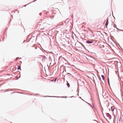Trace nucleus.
I'll return each mask as SVG.
<instances>
[{"label":"nucleus","instance_id":"1","mask_svg":"<svg viewBox=\"0 0 123 123\" xmlns=\"http://www.w3.org/2000/svg\"><path fill=\"white\" fill-rule=\"evenodd\" d=\"M39 58H40L41 59V60L42 61L44 62L45 61V60L46 59V57L45 56H41Z\"/></svg>","mask_w":123,"mask_h":123},{"label":"nucleus","instance_id":"2","mask_svg":"<svg viewBox=\"0 0 123 123\" xmlns=\"http://www.w3.org/2000/svg\"><path fill=\"white\" fill-rule=\"evenodd\" d=\"M106 116L109 119H111V116L109 113H106Z\"/></svg>","mask_w":123,"mask_h":123},{"label":"nucleus","instance_id":"3","mask_svg":"<svg viewBox=\"0 0 123 123\" xmlns=\"http://www.w3.org/2000/svg\"><path fill=\"white\" fill-rule=\"evenodd\" d=\"M118 121L119 123H123V119H121V118H119Z\"/></svg>","mask_w":123,"mask_h":123},{"label":"nucleus","instance_id":"4","mask_svg":"<svg viewBox=\"0 0 123 123\" xmlns=\"http://www.w3.org/2000/svg\"><path fill=\"white\" fill-rule=\"evenodd\" d=\"M108 19H107V20L105 23V26L107 28L108 25Z\"/></svg>","mask_w":123,"mask_h":123},{"label":"nucleus","instance_id":"5","mask_svg":"<svg viewBox=\"0 0 123 123\" xmlns=\"http://www.w3.org/2000/svg\"><path fill=\"white\" fill-rule=\"evenodd\" d=\"M87 43H92L93 42L92 41H86Z\"/></svg>","mask_w":123,"mask_h":123},{"label":"nucleus","instance_id":"6","mask_svg":"<svg viewBox=\"0 0 123 123\" xmlns=\"http://www.w3.org/2000/svg\"><path fill=\"white\" fill-rule=\"evenodd\" d=\"M114 109V106H111V110L112 111H113Z\"/></svg>","mask_w":123,"mask_h":123},{"label":"nucleus","instance_id":"7","mask_svg":"<svg viewBox=\"0 0 123 123\" xmlns=\"http://www.w3.org/2000/svg\"><path fill=\"white\" fill-rule=\"evenodd\" d=\"M56 79H57V78H55V79H54V80H51V81H54V82H55L56 81Z\"/></svg>","mask_w":123,"mask_h":123},{"label":"nucleus","instance_id":"8","mask_svg":"<svg viewBox=\"0 0 123 123\" xmlns=\"http://www.w3.org/2000/svg\"><path fill=\"white\" fill-rule=\"evenodd\" d=\"M20 66H18V69H20Z\"/></svg>","mask_w":123,"mask_h":123},{"label":"nucleus","instance_id":"9","mask_svg":"<svg viewBox=\"0 0 123 123\" xmlns=\"http://www.w3.org/2000/svg\"><path fill=\"white\" fill-rule=\"evenodd\" d=\"M108 84H109V85H110L109 81V78H108Z\"/></svg>","mask_w":123,"mask_h":123},{"label":"nucleus","instance_id":"10","mask_svg":"<svg viewBox=\"0 0 123 123\" xmlns=\"http://www.w3.org/2000/svg\"><path fill=\"white\" fill-rule=\"evenodd\" d=\"M101 76L102 77V78H103V79H104V76H103V75H101Z\"/></svg>","mask_w":123,"mask_h":123},{"label":"nucleus","instance_id":"11","mask_svg":"<svg viewBox=\"0 0 123 123\" xmlns=\"http://www.w3.org/2000/svg\"><path fill=\"white\" fill-rule=\"evenodd\" d=\"M67 86L68 88L69 87L70 85H67Z\"/></svg>","mask_w":123,"mask_h":123},{"label":"nucleus","instance_id":"12","mask_svg":"<svg viewBox=\"0 0 123 123\" xmlns=\"http://www.w3.org/2000/svg\"><path fill=\"white\" fill-rule=\"evenodd\" d=\"M46 97H54V96H47Z\"/></svg>","mask_w":123,"mask_h":123},{"label":"nucleus","instance_id":"13","mask_svg":"<svg viewBox=\"0 0 123 123\" xmlns=\"http://www.w3.org/2000/svg\"><path fill=\"white\" fill-rule=\"evenodd\" d=\"M93 120V121H96V122H98V121H97V120Z\"/></svg>","mask_w":123,"mask_h":123},{"label":"nucleus","instance_id":"14","mask_svg":"<svg viewBox=\"0 0 123 123\" xmlns=\"http://www.w3.org/2000/svg\"><path fill=\"white\" fill-rule=\"evenodd\" d=\"M74 97V96H72L71 97H71V98H72V97Z\"/></svg>","mask_w":123,"mask_h":123},{"label":"nucleus","instance_id":"15","mask_svg":"<svg viewBox=\"0 0 123 123\" xmlns=\"http://www.w3.org/2000/svg\"><path fill=\"white\" fill-rule=\"evenodd\" d=\"M67 85H69V83H68V84H67Z\"/></svg>","mask_w":123,"mask_h":123},{"label":"nucleus","instance_id":"16","mask_svg":"<svg viewBox=\"0 0 123 123\" xmlns=\"http://www.w3.org/2000/svg\"><path fill=\"white\" fill-rule=\"evenodd\" d=\"M67 97L66 96V97H65V98H67Z\"/></svg>","mask_w":123,"mask_h":123},{"label":"nucleus","instance_id":"17","mask_svg":"<svg viewBox=\"0 0 123 123\" xmlns=\"http://www.w3.org/2000/svg\"><path fill=\"white\" fill-rule=\"evenodd\" d=\"M80 98H81L80 97Z\"/></svg>","mask_w":123,"mask_h":123}]
</instances>
